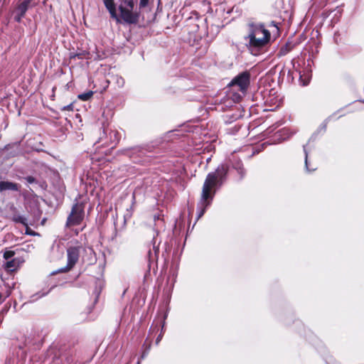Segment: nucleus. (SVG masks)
I'll return each mask as SVG.
<instances>
[{
    "instance_id": "obj_1",
    "label": "nucleus",
    "mask_w": 364,
    "mask_h": 364,
    "mask_svg": "<svg viewBox=\"0 0 364 364\" xmlns=\"http://www.w3.org/2000/svg\"><path fill=\"white\" fill-rule=\"evenodd\" d=\"M227 171V167L220 165L214 172L208 174L203 186L200 200L198 205L201 208L198 218L204 214L205 208L210 204L215 194V191L213 190L218 185L220 186Z\"/></svg>"
},
{
    "instance_id": "obj_2",
    "label": "nucleus",
    "mask_w": 364,
    "mask_h": 364,
    "mask_svg": "<svg viewBox=\"0 0 364 364\" xmlns=\"http://www.w3.org/2000/svg\"><path fill=\"white\" fill-rule=\"evenodd\" d=\"M270 33L262 25H250V32L246 37L247 46L252 54L257 55L269 43Z\"/></svg>"
},
{
    "instance_id": "obj_3",
    "label": "nucleus",
    "mask_w": 364,
    "mask_h": 364,
    "mask_svg": "<svg viewBox=\"0 0 364 364\" xmlns=\"http://www.w3.org/2000/svg\"><path fill=\"white\" fill-rule=\"evenodd\" d=\"M119 21L129 24H136L139 19V12L134 10V2L133 0H119Z\"/></svg>"
},
{
    "instance_id": "obj_4",
    "label": "nucleus",
    "mask_w": 364,
    "mask_h": 364,
    "mask_svg": "<svg viewBox=\"0 0 364 364\" xmlns=\"http://www.w3.org/2000/svg\"><path fill=\"white\" fill-rule=\"evenodd\" d=\"M85 206L82 203H76L73 205L71 212L68 215L65 226L69 228L80 225L84 219Z\"/></svg>"
},
{
    "instance_id": "obj_5",
    "label": "nucleus",
    "mask_w": 364,
    "mask_h": 364,
    "mask_svg": "<svg viewBox=\"0 0 364 364\" xmlns=\"http://www.w3.org/2000/svg\"><path fill=\"white\" fill-rule=\"evenodd\" d=\"M38 2L36 0H23L19 1L15 9H14V20L16 22H21L22 18L25 16L26 11L35 7L37 5Z\"/></svg>"
},
{
    "instance_id": "obj_6",
    "label": "nucleus",
    "mask_w": 364,
    "mask_h": 364,
    "mask_svg": "<svg viewBox=\"0 0 364 364\" xmlns=\"http://www.w3.org/2000/svg\"><path fill=\"white\" fill-rule=\"evenodd\" d=\"M231 85H237L240 90L245 91L250 84V74L247 72H243L236 76L232 81Z\"/></svg>"
},
{
    "instance_id": "obj_7",
    "label": "nucleus",
    "mask_w": 364,
    "mask_h": 364,
    "mask_svg": "<svg viewBox=\"0 0 364 364\" xmlns=\"http://www.w3.org/2000/svg\"><path fill=\"white\" fill-rule=\"evenodd\" d=\"M80 247H70L67 250L68 264L67 270L72 269L79 259Z\"/></svg>"
},
{
    "instance_id": "obj_8",
    "label": "nucleus",
    "mask_w": 364,
    "mask_h": 364,
    "mask_svg": "<svg viewBox=\"0 0 364 364\" xmlns=\"http://www.w3.org/2000/svg\"><path fill=\"white\" fill-rule=\"evenodd\" d=\"M21 186L16 183L9 181H0V194L6 191H19Z\"/></svg>"
},
{
    "instance_id": "obj_9",
    "label": "nucleus",
    "mask_w": 364,
    "mask_h": 364,
    "mask_svg": "<svg viewBox=\"0 0 364 364\" xmlns=\"http://www.w3.org/2000/svg\"><path fill=\"white\" fill-rule=\"evenodd\" d=\"M104 4L109 11L111 17L116 19L117 21H119V18L117 14L114 0H104Z\"/></svg>"
},
{
    "instance_id": "obj_10",
    "label": "nucleus",
    "mask_w": 364,
    "mask_h": 364,
    "mask_svg": "<svg viewBox=\"0 0 364 364\" xmlns=\"http://www.w3.org/2000/svg\"><path fill=\"white\" fill-rule=\"evenodd\" d=\"M20 264V259L14 258L11 260L7 261L4 266L6 270L13 272L19 267Z\"/></svg>"
},
{
    "instance_id": "obj_11",
    "label": "nucleus",
    "mask_w": 364,
    "mask_h": 364,
    "mask_svg": "<svg viewBox=\"0 0 364 364\" xmlns=\"http://www.w3.org/2000/svg\"><path fill=\"white\" fill-rule=\"evenodd\" d=\"M94 92L92 91H87L86 92L78 95V99L82 101H87L92 98Z\"/></svg>"
},
{
    "instance_id": "obj_12",
    "label": "nucleus",
    "mask_w": 364,
    "mask_h": 364,
    "mask_svg": "<svg viewBox=\"0 0 364 364\" xmlns=\"http://www.w3.org/2000/svg\"><path fill=\"white\" fill-rule=\"evenodd\" d=\"M291 46L288 44H286L280 48L278 53V56L281 57L287 55L291 50Z\"/></svg>"
},
{
    "instance_id": "obj_13",
    "label": "nucleus",
    "mask_w": 364,
    "mask_h": 364,
    "mask_svg": "<svg viewBox=\"0 0 364 364\" xmlns=\"http://www.w3.org/2000/svg\"><path fill=\"white\" fill-rule=\"evenodd\" d=\"M14 221H15L16 223H21L24 225H27L26 218H25L24 217L21 216V215L14 217Z\"/></svg>"
},
{
    "instance_id": "obj_14",
    "label": "nucleus",
    "mask_w": 364,
    "mask_h": 364,
    "mask_svg": "<svg viewBox=\"0 0 364 364\" xmlns=\"http://www.w3.org/2000/svg\"><path fill=\"white\" fill-rule=\"evenodd\" d=\"M14 251L6 250L4 253V258L9 261V259L12 258L14 256Z\"/></svg>"
},
{
    "instance_id": "obj_15",
    "label": "nucleus",
    "mask_w": 364,
    "mask_h": 364,
    "mask_svg": "<svg viewBox=\"0 0 364 364\" xmlns=\"http://www.w3.org/2000/svg\"><path fill=\"white\" fill-rule=\"evenodd\" d=\"M73 104H70L67 106H65L62 108V110H67V111H71L73 110Z\"/></svg>"
},
{
    "instance_id": "obj_16",
    "label": "nucleus",
    "mask_w": 364,
    "mask_h": 364,
    "mask_svg": "<svg viewBox=\"0 0 364 364\" xmlns=\"http://www.w3.org/2000/svg\"><path fill=\"white\" fill-rule=\"evenodd\" d=\"M25 179L29 183H33L36 181L35 178L33 176H27Z\"/></svg>"
},
{
    "instance_id": "obj_17",
    "label": "nucleus",
    "mask_w": 364,
    "mask_h": 364,
    "mask_svg": "<svg viewBox=\"0 0 364 364\" xmlns=\"http://www.w3.org/2000/svg\"><path fill=\"white\" fill-rule=\"evenodd\" d=\"M149 3V0H140L139 6L140 7H145Z\"/></svg>"
},
{
    "instance_id": "obj_18",
    "label": "nucleus",
    "mask_w": 364,
    "mask_h": 364,
    "mask_svg": "<svg viewBox=\"0 0 364 364\" xmlns=\"http://www.w3.org/2000/svg\"><path fill=\"white\" fill-rule=\"evenodd\" d=\"M305 166H306V168L307 171H311L309 168V165H308V155H307V153L306 151H305Z\"/></svg>"
},
{
    "instance_id": "obj_19",
    "label": "nucleus",
    "mask_w": 364,
    "mask_h": 364,
    "mask_svg": "<svg viewBox=\"0 0 364 364\" xmlns=\"http://www.w3.org/2000/svg\"><path fill=\"white\" fill-rule=\"evenodd\" d=\"M161 338V335H159V336L157 337V338H156V343H159V342L160 341Z\"/></svg>"
},
{
    "instance_id": "obj_20",
    "label": "nucleus",
    "mask_w": 364,
    "mask_h": 364,
    "mask_svg": "<svg viewBox=\"0 0 364 364\" xmlns=\"http://www.w3.org/2000/svg\"><path fill=\"white\" fill-rule=\"evenodd\" d=\"M240 173L243 175L244 172H243V168H240Z\"/></svg>"
},
{
    "instance_id": "obj_21",
    "label": "nucleus",
    "mask_w": 364,
    "mask_h": 364,
    "mask_svg": "<svg viewBox=\"0 0 364 364\" xmlns=\"http://www.w3.org/2000/svg\"><path fill=\"white\" fill-rule=\"evenodd\" d=\"M2 301H3L2 294L0 292V303H1Z\"/></svg>"
},
{
    "instance_id": "obj_22",
    "label": "nucleus",
    "mask_w": 364,
    "mask_h": 364,
    "mask_svg": "<svg viewBox=\"0 0 364 364\" xmlns=\"http://www.w3.org/2000/svg\"><path fill=\"white\" fill-rule=\"evenodd\" d=\"M159 216H154V220L159 219Z\"/></svg>"
},
{
    "instance_id": "obj_23",
    "label": "nucleus",
    "mask_w": 364,
    "mask_h": 364,
    "mask_svg": "<svg viewBox=\"0 0 364 364\" xmlns=\"http://www.w3.org/2000/svg\"><path fill=\"white\" fill-rule=\"evenodd\" d=\"M111 134H113L114 136H116V134H117L116 132H112Z\"/></svg>"
},
{
    "instance_id": "obj_24",
    "label": "nucleus",
    "mask_w": 364,
    "mask_h": 364,
    "mask_svg": "<svg viewBox=\"0 0 364 364\" xmlns=\"http://www.w3.org/2000/svg\"><path fill=\"white\" fill-rule=\"evenodd\" d=\"M144 356H145V353H143L142 358H144Z\"/></svg>"
}]
</instances>
